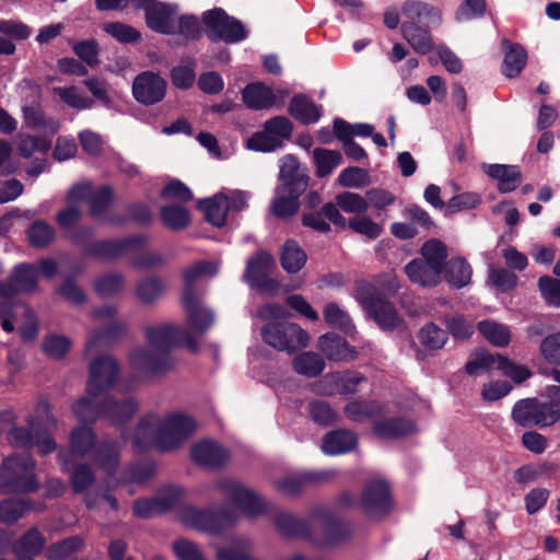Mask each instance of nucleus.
<instances>
[{"label":"nucleus","mask_w":560,"mask_h":560,"mask_svg":"<svg viewBox=\"0 0 560 560\" xmlns=\"http://www.w3.org/2000/svg\"><path fill=\"white\" fill-rule=\"evenodd\" d=\"M215 261H200L184 271L185 288L182 302L186 313V329L173 324H160L147 330L148 346L135 349L129 357L133 370L152 373L160 369L166 349L173 345L196 349L192 336L205 334L214 324L213 312L206 306L192 283L199 278L211 277L218 272Z\"/></svg>","instance_id":"1"},{"label":"nucleus","mask_w":560,"mask_h":560,"mask_svg":"<svg viewBox=\"0 0 560 560\" xmlns=\"http://www.w3.org/2000/svg\"><path fill=\"white\" fill-rule=\"evenodd\" d=\"M119 385L120 370L113 357L105 354L92 360L86 385L89 397H82L73 406L77 418L82 422H94L98 418H106L117 424L131 417L137 410V402L128 398L118 404L108 394Z\"/></svg>","instance_id":"2"},{"label":"nucleus","mask_w":560,"mask_h":560,"mask_svg":"<svg viewBox=\"0 0 560 560\" xmlns=\"http://www.w3.org/2000/svg\"><path fill=\"white\" fill-rule=\"evenodd\" d=\"M195 430V421L185 413L173 412L163 418L151 413L138 424L133 444L140 450L156 445L162 451H168L177 447Z\"/></svg>","instance_id":"3"},{"label":"nucleus","mask_w":560,"mask_h":560,"mask_svg":"<svg viewBox=\"0 0 560 560\" xmlns=\"http://www.w3.org/2000/svg\"><path fill=\"white\" fill-rule=\"evenodd\" d=\"M27 428L18 427L8 432V441L12 446L30 448L36 446L38 453L45 455L56 450L55 440L47 430L56 424L47 401H39L27 416Z\"/></svg>","instance_id":"4"},{"label":"nucleus","mask_w":560,"mask_h":560,"mask_svg":"<svg viewBox=\"0 0 560 560\" xmlns=\"http://www.w3.org/2000/svg\"><path fill=\"white\" fill-rule=\"evenodd\" d=\"M35 462L30 455H12L0 468V489L4 492H28L38 487L33 475Z\"/></svg>","instance_id":"5"},{"label":"nucleus","mask_w":560,"mask_h":560,"mask_svg":"<svg viewBox=\"0 0 560 560\" xmlns=\"http://www.w3.org/2000/svg\"><path fill=\"white\" fill-rule=\"evenodd\" d=\"M266 343L280 351L294 352L307 347L310 336L295 323H270L261 329Z\"/></svg>","instance_id":"6"},{"label":"nucleus","mask_w":560,"mask_h":560,"mask_svg":"<svg viewBox=\"0 0 560 560\" xmlns=\"http://www.w3.org/2000/svg\"><path fill=\"white\" fill-rule=\"evenodd\" d=\"M19 326L21 337L32 341L38 334V323L34 312L24 304L0 303V326L7 332Z\"/></svg>","instance_id":"7"},{"label":"nucleus","mask_w":560,"mask_h":560,"mask_svg":"<svg viewBox=\"0 0 560 560\" xmlns=\"http://www.w3.org/2000/svg\"><path fill=\"white\" fill-rule=\"evenodd\" d=\"M273 268V257L267 252H258L248 259L244 277L252 288L262 294L272 295L279 289L278 281L270 277Z\"/></svg>","instance_id":"8"},{"label":"nucleus","mask_w":560,"mask_h":560,"mask_svg":"<svg viewBox=\"0 0 560 560\" xmlns=\"http://www.w3.org/2000/svg\"><path fill=\"white\" fill-rule=\"evenodd\" d=\"M513 420L522 427H549L559 419V411L550 404H541L536 399L517 401L512 410Z\"/></svg>","instance_id":"9"},{"label":"nucleus","mask_w":560,"mask_h":560,"mask_svg":"<svg viewBox=\"0 0 560 560\" xmlns=\"http://www.w3.org/2000/svg\"><path fill=\"white\" fill-rule=\"evenodd\" d=\"M180 520L188 527L208 533H220L235 524L238 518L234 513H213L194 506H186L180 512Z\"/></svg>","instance_id":"10"},{"label":"nucleus","mask_w":560,"mask_h":560,"mask_svg":"<svg viewBox=\"0 0 560 560\" xmlns=\"http://www.w3.org/2000/svg\"><path fill=\"white\" fill-rule=\"evenodd\" d=\"M203 22L208 27L209 37L236 43L244 39L247 33L242 23L230 18L221 9L209 10L203 14Z\"/></svg>","instance_id":"11"},{"label":"nucleus","mask_w":560,"mask_h":560,"mask_svg":"<svg viewBox=\"0 0 560 560\" xmlns=\"http://www.w3.org/2000/svg\"><path fill=\"white\" fill-rule=\"evenodd\" d=\"M136 9H143L148 26L163 34H173L176 30L175 8L155 0H131Z\"/></svg>","instance_id":"12"},{"label":"nucleus","mask_w":560,"mask_h":560,"mask_svg":"<svg viewBox=\"0 0 560 560\" xmlns=\"http://www.w3.org/2000/svg\"><path fill=\"white\" fill-rule=\"evenodd\" d=\"M218 488L248 516H256L265 512L264 501L244 485L234 480H222L218 483Z\"/></svg>","instance_id":"13"},{"label":"nucleus","mask_w":560,"mask_h":560,"mask_svg":"<svg viewBox=\"0 0 560 560\" xmlns=\"http://www.w3.org/2000/svg\"><path fill=\"white\" fill-rule=\"evenodd\" d=\"M359 504L366 516H383L392 506L388 485L382 479L370 481L363 489Z\"/></svg>","instance_id":"14"},{"label":"nucleus","mask_w":560,"mask_h":560,"mask_svg":"<svg viewBox=\"0 0 560 560\" xmlns=\"http://www.w3.org/2000/svg\"><path fill=\"white\" fill-rule=\"evenodd\" d=\"M166 82L159 74L147 71L136 77L132 84L135 98L144 105H151L163 100Z\"/></svg>","instance_id":"15"},{"label":"nucleus","mask_w":560,"mask_h":560,"mask_svg":"<svg viewBox=\"0 0 560 560\" xmlns=\"http://www.w3.org/2000/svg\"><path fill=\"white\" fill-rule=\"evenodd\" d=\"M242 98L248 108L258 110L281 106L284 95L280 91L275 92L264 83L255 82L244 88Z\"/></svg>","instance_id":"16"},{"label":"nucleus","mask_w":560,"mask_h":560,"mask_svg":"<svg viewBox=\"0 0 560 560\" xmlns=\"http://www.w3.org/2000/svg\"><path fill=\"white\" fill-rule=\"evenodd\" d=\"M401 12L406 19L404 23H422L427 27L439 26L442 23L441 10L421 0H407Z\"/></svg>","instance_id":"17"},{"label":"nucleus","mask_w":560,"mask_h":560,"mask_svg":"<svg viewBox=\"0 0 560 560\" xmlns=\"http://www.w3.org/2000/svg\"><path fill=\"white\" fill-rule=\"evenodd\" d=\"M279 180L278 187L303 192L308 184L307 171L300 165L295 156L288 154L280 160Z\"/></svg>","instance_id":"18"},{"label":"nucleus","mask_w":560,"mask_h":560,"mask_svg":"<svg viewBox=\"0 0 560 560\" xmlns=\"http://www.w3.org/2000/svg\"><path fill=\"white\" fill-rule=\"evenodd\" d=\"M386 283L381 280V278L376 279V284L360 281L357 283L355 288V300L360 303V305L370 313L381 303L383 300L378 296V288H382L386 292H396L399 288L396 278L394 276H387Z\"/></svg>","instance_id":"19"},{"label":"nucleus","mask_w":560,"mask_h":560,"mask_svg":"<svg viewBox=\"0 0 560 560\" xmlns=\"http://www.w3.org/2000/svg\"><path fill=\"white\" fill-rule=\"evenodd\" d=\"M180 497V491L167 489L153 499L138 500L133 505L135 514L139 517H151L172 509Z\"/></svg>","instance_id":"20"},{"label":"nucleus","mask_w":560,"mask_h":560,"mask_svg":"<svg viewBox=\"0 0 560 560\" xmlns=\"http://www.w3.org/2000/svg\"><path fill=\"white\" fill-rule=\"evenodd\" d=\"M90 184H79L74 186L68 194L67 207L61 210L57 215V221L60 226L69 229L73 226L81 214V206L83 205L82 198L90 195Z\"/></svg>","instance_id":"21"},{"label":"nucleus","mask_w":560,"mask_h":560,"mask_svg":"<svg viewBox=\"0 0 560 560\" xmlns=\"http://www.w3.org/2000/svg\"><path fill=\"white\" fill-rule=\"evenodd\" d=\"M481 168L489 177L498 180V188L501 192L515 190L522 182L521 171L515 165L482 164Z\"/></svg>","instance_id":"22"},{"label":"nucleus","mask_w":560,"mask_h":560,"mask_svg":"<svg viewBox=\"0 0 560 560\" xmlns=\"http://www.w3.org/2000/svg\"><path fill=\"white\" fill-rule=\"evenodd\" d=\"M191 457L199 465L213 468L223 465L229 454L215 442L201 441L191 448Z\"/></svg>","instance_id":"23"},{"label":"nucleus","mask_w":560,"mask_h":560,"mask_svg":"<svg viewBox=\"0 0 560 560\" xmlns=\"http://www.w3.org/2000/svg\"><path fill=\"white\" fill-rule=\"evenodd\" d=\"M318 349L334 361H348L357 357L355 350L336 334L323 335L318 339Z\"/></svg>","instance_id":"24"},{"label":"nucleus","mask_w":560,"mask_h":560,"mask_svg":"<svg viewBox=\"0 0 560 560\" xmlns=\"http://www.w3.org/2000/svg\"><path fill=\"white\" fill-rule=\"evenodd\" d=\"M409 280L424 288L436 287L442 280V271L421 259H413L405 266Z\"/></svg>","instance_id":"25"},{"label":"nucleus","mask_w":560,"mask_h":560,"mask_svg":"<svg viewBox=\"0 0 560 560\" xmlns=\"http://www.w3.org/2000/svg\"><path fill=\"white\" fill-rule=\"evenodd\" d=\"M364 381L365 378L358 372L326 375L322 381L325 388L320 389V393L331 395L337 390L340 393L351 394L354 393L358 386Z\"/></svg>","instance_id":"26"},{"label":"nucleus","mask_w":560,"mask_h":560,"mask_svg":"<svg viewBox=\"0 0 560 560\" xmlns=\"http://www.w3.org/2000/svg\"><path fill=\"white\" fill-rule=\"evenodd\" d=\"M199 208L205 213L208 222L214 226H222L226 222L229 212V197L224 191L218 192L211 198L199 202Z\"/></svg>","instance_id":"27"},{"label":"nucleus","mask_w":560,"mask_h":560,"mask_svg":"<svg viewBox=\"0 0 560 560\" xmlns=\"http://www.w3.org/2000/svg\"><path fill=\"white\" fill-rule=\"evenodd\" d=\"M357 435L347 430H336L328 433L322 444V450L328 455H338L350 452L357 446Z\"/></svg>","instance_id":"28"},{"label":"nucleus","mask_w":560,"mask_h":560,"mask_svg":"<svg viewBox=\"0 0 560 560\" xmlns=\"http://www.w3.org/2000/svg\"><path fill=\"white\" fill-rule=\"evenodd\" d=\"M302 192L292 191L290 188L277 187L276 196L271 205L273 214L278 218H288L299 210V197Z\"/></svg>","instance_id":"29"},{"label":"nucleus","mask_w":560,"mask_h":560,"mask_svg":"<svg viewBox=\"0 0 560 560\" xmlns=\"http://www.w3.org/2000/svg\"><path fill=\"white\" fill-rule=\"evenodd\" d=\"M401 32L404 38L418 54L425 55L433 48L432 37L428 30L416 23H402Z\"/></svg>","instance_id":"30"},{"label":"nucleus","mask_w":560,"mask_h":560,"mask_svg":"<svg viewBox=\"0 0 560 560\" xmlns=\"http://www.w3.org/2000/svg\"><path fill=\"white\" fill-rule=\"evenodd\" d=\"M304 249L293 240L287 241L280 250V264L289 273H296L306 264Z\"/></svg>","instance_id":"31"},{"label":"nucleus","mask_w":560,"mask_h":560,"mask_svg":"<svg viewBox=\"0 0 560 560\" xmlns=\"http://www.w3.org/2000/svg\"><path fill=\"white\" fill-rule=\"evenodd\" d=\"M442 273L451 285L459 289L470 282L472 270L463 257H455L447 261Z\"/></svg>","instance_id":"32"},{"label":"nucleus","mask_w":560,"mask_h":560,"mask_svg":"<svg viewBox=\"0 0 560 560\" xmlns=\"http://www.w3.org/2000/svg\"><path fill=\"white\" fill-rule=\"evenodd\" d=\"M478 330L487 341L500 348L506 347L512 338L510 328L494 320L480 322Z\"/></svg>","instance_id":"33"},{"label":"nucleus","mask_w":560,"mask_h":560,"mask_svg":"<svg viewBox=\"0 0 560 560\" xmlns=\"http://www.w3.org/2000/svg\"><path fill=\"white\" fill-rule=\"evenodd\" d=\"M504 46L509 45V50L505 52L502 72L508 78L517 77L527 61L526 50L520 45H511L509 42L503 43Z\"/></svg>","instance_id":"34"},{"label":"nucleus","mask_w":560,"mask_h":560,"mask_svg":"<svg viewBox=\"0 0 560 560\" xmlns=\"http://www.w3.org/2000/svg\"><path fill=\"white\" fill-rule=\"evenodd\" d=\"M416 430L413 422L405 419H388L376 421L374 432L381 438H399L412 433Z\"/></svg>","instance_id":"35"},{"label":"nucleus","mask_w":560,"mask_h":560,"mask_svg":"<svg viewBox=\"0 0 560 560\" xmlns=\"http://www.w3.org/2000/svg\"><path fill=\"white\" fill-rule=\"evenodd\" d=\"M289 112L295 119L303 124L315 122L320 116L319 108L303 95H298L292 98Z\"/></svg>","instance_id":"36"},{"label":"nucleus","mask_w":560,"mask_h":560,"mask_svg":"<svg viewBox=\"0 0 560 560\" xmlns=\"http://www.w3.org/2000/svg\"><path fill=\"white\" fill-rule=\"evenodd\" d=\"M37 281V270L31 265L22 264L18 266L11 275L10 285L15 292H28L35 289Z\"/></svg>","instance_id":"37"},{"label":"nucleus","mask_w":560,"mask_h":560,"mask_svg":"<svg viewBox=\"0 0 560 560\" xmlns=\"http://www.w3.org/2000/svg\"><path fill=\"white\" fill-rule=\"evenodd\" d=\"M447 258L446 246L438 241L430 240L421 247V260L443 272Z\"/></svg>","instance_id":"38"},{"label":"nucleus","mask_w":560,"mask_h":560,"mask_svg":"<svg viewBox=\"0 0 560 560\" xmlns=\"http://www.w3.org/2000/svg\"><path fill=\"white\" fill-rule=\"evenodd\" d=\"M316 175L325 177L341 164L342 156L338 151L317 148L313 151Z\"/></svg>","instance_id":"39"},{"label":"nucleus","mask_w":560,"mask_h":560,"mask_svg":"<svg viewBox=\"0 0 560 560\" xmlns=\"http://www.w3.org/2000/svg\"><path fill=\"white\" fill-rule=\"evenodd\" d=\"M325 322L335 328H338L346 334L354 331V325L351 322L349 314L336 303H328L323 310Z\"/></svg>","instance_id":"40"},{"label":"nucleus","mask_w":560,"mask_h":560,"mask_svg":"<svg viewBox=\"0 0 560 560\" xmlns=\"http://www.w3.org/2000/svg\"><path fill=\"white\" fill-rule=\"evenodd\" d=\"M497 370L511 378L515 384H521L532 376V372L526 365L501 354H497Z\"/></svg>","instance_id":"41"},{"label":"nucleus","mask_w":560,"mask_h":560,"mask_svg":"<svg viewBox=\"0 0 560 560\" xmlns=\"http://www.w3.org/2000/svg\"><path fill=\"white\" fill-rule=\"evenodd\" d=\"M161 219L163 223L172 230H182L190 222V215L187 209L180 205L164 206L161 209Z\"/></svg>","instance_id":"42"},{"label":"nucleus","mask_w":560,"mask_h":560,"mask_svg":"<svg viewBox=\"0 0 560 560\" xmlns=\"http://www.w3.org/2000/svg\"><path fill=\"white\" fill-rule=\"evenodd\" d=\"M325 363L320 355L304 352L293 360L294 370L302 375L314 377L324 370Z\"/></svg>","instance_id":"43"},{"label":"nucleus","mask_w":560,"mask_h":560,"mask_svg":"<svg viewBox=\"0 0 560 560\" xmlns=\"http://www.w3.org/2000/svg\"><path fill=\"white\" fill-rule=\"evenodd\" d=\"M24 120L25 125L32 128H44L49 133H56L60 128L59 120L48 119L46 120L40 108L38 106H24Z\"/></svg>","instance_id":"44"},{"label":"nucleus","mask_w":560,"mask_h":560,"mask_svg":"<svg viewBox=\"0 0 560 560\" xmlns=\"http://www.w3.org/2000/svg\"><path fill=\"white\" fill-rule=\"evenodd\" d=\"M347 226L353 232L361 234L370 240L377 238L383 232L382 224L373 221L365 213L349 219Z\"/></svg>","instance_id":"45"},{"label":"nucleus","mask_w":560,"mask_h":560,"mask_svg":"<svg viewBox=\"0 0 560 560\" xmlns=\"http://www.w3.org/2000/svg\"><path fill=\"white\" fill-rule=\"evenodd\" d=\"M15 144L19 155L24 159H30L35 152L45 153L50 148L48 140L23 133L16 137Z\"/></svg>","instance_id":"46"},{"label":"nucleus","mask_w":560,"mask_h":560,"mask_svg":"<svg viewBox=\"0 0 560 560\" xmlns=\"http://www.w3.org/2000/svg\"><path fill=\"white\" fill-rule=\"evenodd\" d=\"M487 283L500 292H508L517 284L515 273L498 267H489Z\"/></svg>","instance_id":"47"},{"label":"nucleus","mask_w":560,"mask_h":560,"mask_svg":"<svg viewBox=\"0 0 560 560\" xmlns=\"http://www.w3.org/2000/svg\"><path fill=\"white\" fill-rule=\"evenodd\" d=\"M337 206L345 212L361 215L369 209L365 197L351 191H345L336 197Z\"/></svg>","instance_id":"48"},{"label":"nucleus","mask_w":560,"mask_h":560,"mask_svg":"<svg viewBox=\"0 0 560 560\" xmlns=\"http://www.w3.org/2000/svg\"><path fill=\"white\" fill-rule=\"evenodd\" d=\"M345 413L350 420L361 422L381 415L382 407L373 401L368 404L352 401L345 407Z\"/></svg>","instance_id":"49"},{"label":"nucleus","mask_w":560,"mask_h":560,"mask_svg":"<svg viewBox=\"0 0 560 560\" xmlns=\"http://www.w3.org/2000/svg\"><path fill=\"white\" fill-rule=\"evenodd\" d=\"M420 342L432 350H438L444 347L447 335L446 332L433 323L424 325L418 334Z\"/></svg>","instance_id":"50"},{"label":"nucleus","mask_w":560,"mask_h":560,"mask_svg":"<svg viewBox=\"0 0 560 560\" xmlns=\"http://www.w3.org/2000/svg\"><path fill=\"white\" fill-rule=\"evenodd\" d=\"M337 182L342 187L362 188L371 184L369 173L360 167L345 168L338 176Z\"/></svg>","instance_id":"51"},{"label":"nucleus","mask_w":560,"mask_h":560,"mask_svg":"<svg viewBox=\"0 0 560 560\" xmlns=\"http://www.w3.org/2000/svg\"><path fill=\"white\" fill-rule=\"evenodd\" d=\"M369 315L372 316L383 329H392L399 322L394 306L386 301L378 303L377 306L369 313Z\"/></svg>","instance_id":"52"},{"label":"nucleus","mask_w":560,"mask_h":560,"mask_svg":"<svg viewBox=\"0 0 560 560\" xmlns=\"http://www.w3.org/2000/svg\"><path fill=\"white\" fill-rule=\"evenodd\" d=\"M313 474L290 475L278 480L277 489L285 495H295L302 491L307 481L315 480Z\"/></svg>","instance_id":"53"},{"label":"nucleus","mask_w":560,"mask_h":560,"mask_svg":"<svg viewBox=\"0 0 560 560\" xmlns=\"http://www.w3.org/2000/svg\"><path fill=\"white\" fill-rule=\"evenodd\" d=\"M54 92L70 107L77 109H88L93 105V101L81 94L77 88H55Z\"/></svg>","instance_id":"54"},{"label":"nucleus","mask_w":560,"mask_h":560,"mask_svg":"<svg viewBox=\"0 0 560 560\" xmlns=\"http://www.w3.org/2000/svg\"><path fill=\"white\" fill-rule=\"evenodd\" d=\"M54 229L44 221L34 222L27 231L28 241L35 247L48 245L54 240Z\"/></svg>","instance_id":"55"},{"label":"nucleus","mask_w":560,"mask_h":560,"mask_svg":"<svg viewBox=\"0 0 560 560\" xmlns=\"http://www.w3.org/2000/svg\"><path fill=\"white\" fill-rule=\"evenodd\" d=\"M44 538L36 529H31L21 539L15 551L20 557L37 555L44 547Z\"/></svg>","instance_id":"56"},{"label":"nucleus","mask_w":560,"mask_h":560,"mask_svg":"<svg viewBox=\"0 0 560 560\" xmlns=\"http://www.w3.org/2000/svg\"><path fill=\"white\" fill-rule=\"evenodd\" d=\"M487 4L485 0H464L455 12L457 22H466L485 15Z\"/></svg>","instance_id":"57"},{"label":"nucleus","mask_w":560,"mask_h":560,"mask_svg":"<svg viewBox=\"0 0 560 560\" xmlns=\"http://www.w3.org/2000/svg\"><path fill=\"white\" fill-rule=\"evenodd\" d=\"M493 369L497 370V355L488 352L476 353L466 363V371L470 375H479Z\"/></svg>","instance_id":"58"},{"label":"nucleus","mask_w":560,"mask_h":560,"mask_svg":"<svg viewBox=\"0 0 560 560\" xmlns=\"http://www.w3.org/2000/svg\"><path fill=\"white\" fill-rule=\"evenodd\" d=\"M540 294L545 302L560 308V280L551 277H541L538 281Z\"/></svg>","instance_id":"59"},{"label":"nucleus","mask_w":560,"mask_h":560,"mask_svg":"<svg viewBox=\"0 0 560 560\" xmlns=\"http://www.w3.org/2000/svg\"><path fill=\"white\" fill-rule=\"evenodd\" d=\"M94 442V435L89 428L82 427L73 430L71 434V452L70 455L85 454Z\"/></svg>","instance_id":"60"},{"label":"nucleus","mask_w":560,"mask_h":560,"mask_svg":"<svg viewBox=\"0 0 560 560\" xmlns=\"http://www.w3.org/2000/svg\"><path fill=\"white\" fill-rule=\"evenodd\" d=\"M265 128L276 140H279L281 147L283 140L291 136L293 129L291 121L284 116H277L267 120Z\"/></svg>","instance_id":"61"},{"label":"nucleus","mask_w":560,"mask_h":560,"mask_svg":"<svg viewBox=\"0 0 560 560\" xmlns=\"http://www.w3.org/2000/svg\"><path fill=\"white\" fill-rule=\"evenodd\" d=\"M247 148L254 151L271 152L281 148L279 140H276L264 127L262 131L254 133L247 140Z\"/></svg>","instance_id":"62"},{"label":"nucleus","mask_w":560,"mask_h":560,"mask_svg":"<svg viewBox=\"0 0 560 560\" xmlns=\"http://www.w3.org/2000/svg\"><path fill=\"white\" fill-rule=\"evenodd\" d=\"M310 415L318 424H331L338 419L337 412L326 402L315 400L310 404Z\"/></svg>","instance_id":"63"},{"label":"nucleus","mask_w":560,"mask_h":560,"mask_svg":"<svg viewBox=\"0 0 560 560\" xmlns=\"http://www.w3.org/2000/svg\"><path fill=\"white\" fill-rule=\"evenodd\" d=\"M540 352L548 362L560 365V330L542 339Z\"/></svg>","instance_id":"64"}]
</instances>
